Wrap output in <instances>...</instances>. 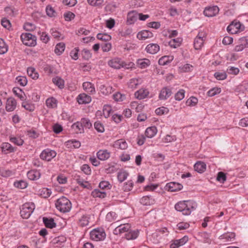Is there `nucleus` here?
<instances>
[{
    "label": "nucleus",
    "instance_id": "obj_54",
    "mask_svg": "<svg viewBox=\"0 0 248 248\" xmlns=\"http://www.w3.org/2000/svg\"><path fill=\"white\" fill-rule=\"evenodd\" d=\"M80 122L83 128H90L92 126V123L88 119L82 118L81 119Z\"/></svg>",
    "mask_w": 248,
    "mask_h": 248
},
{
    "label": "nucleus",
    "instance_id": "obj_52",
    "mask_svg": "<svg viewBox=\"0 0 248 248\" xmlns=\"http://www.w3.org/2000/svg\"><path fill=\"white\" fill-rule=\"evenodd\" d=\"M14 185L16 187L24 189L27 186L28 184L24 181L20 180L19 181L15 182L14 184Z\"/></svg>",
    "mask_w": 248,
    "mask_h": 248
},
{
    "label": "nucleus",
    "instance_id": "obj_25",
    "mask_svg": "<svg viewBox=\"0 0 248 248\" xmlns=\"http://www.w3.org/2000/svg\"><path fill=\"white\" fill-rule=\"evenodd\" d=\"M40 171L35 170H30L27 173L28 178L31 180H36L40 177Z\"/></svg>",
    "mask_w": 248,
    "mask_h": 248
},
{
    "label": "nucleus",
    "instance_id": "obj_15",
    "mask_svg": "<svg viewBox=\"0 0 248 248\" xmlns=\"http://www.w3.org/2000/svg\"><path fill=\"white\" fill-rule=\"evenodd\" d=\"M131 228V226L128 223L120 224L114 230L115 233L117 234L118 232L120 233L126 232H128Z\"/></svg>",
    "mask_w": 248,
    "mask_h": 248
},
{
    "label": "nucleus",
    "instance_id": "obj_5",
    "mask_svg": "<svg viewBox=\"0 0 248 248\" xmlns=\"http://www.w3.org/2000/svg\"><path fill=\"white\" fill-rule=\"evenodd\" d=\"M20 38L22 43L29 46H35L36 44V37L30 33H23Z\"/></svg>",
    "mask_w": 248,
    "mask_h": 248
},
{
    "label": "nucleus",
    "instance_id": "obj_51",
    "mask_svg": "<svg viewBox=\"0 0 248 248\" xmlns=\"http://www.w3.org/2000/svg\"><path fill=\"white\" fill-rule=\"evenodd\" d=\"M134 184L131 180L128 181L127 182L124 184L123 186V190L124 191H129L132 190Z\"/></svg>",
    "mask_w": 248,
    "mask_h": 248
},
{
    "label": "nucleus",
    "instance_id": "obj_1",
    "mask_svg": "<svg viewBox=\"0 0 248 248\" xmlns=\"http://www.w3.org/2000/svg\"><path fill=\"white\" fill-rule=\"evenodd\" d=\"M197 205L195 202L190 201H184L177 202L175 205V209L182 213L184 215H189L195 210Z\"/></svg>",
    "mask_w": 248,
    "mask_h": 248
},
{
    "label": "nucleus",
    "instance_id": "obj_59",
    "mask_svg": "<svg viewBox=\"0 0 248 248\" xmlns=\"http://www.w3.org/2000/svg\"><path fill=\"white\" fill-rule=\"evenodd\" d=\"M214 76L217 80H224L227 78V75L225 72H216L214 74Z\"/></svg>",
    "mask_w": 248,
    "mask_h": 248
},
{
    "label": "nucleus",
    "instance_id": "obj_49",
    "mask_svg": "<svg viewBox=\"0 0 248 248\" xmlns=\"http://www.w3.org/2000/svg\"><path fill=\"white\" fill-rule=\"evenodd\" d=\"M89 217L88 216H83L79 219L78 224L81 227H84L89 224Z\"/></svg>",
    "mask_w": 248,
    "mask_h": 248
},
{
    "label": "nucleus",
    "instance_id": "obj_46",
    "mask_svg": "<svg viewBox=\"0 0 248 248\" xmlns=\"http://www.w3.org/2000/svg\"><path fill=\"white\" fill-rule=\"evenodd\" d=\"M113 99L117 102H121L126 100L125 94H113Z\"/></svg>",
    "mask_w": 248,
    "mask_h": 248
},
{
    "label": "nucleus",
    "instance_id": "obj_18",
    "mask_svg": "<svg viewBox=\"0 0 248 248\" xmlns=\"http://www.w3.org/2000/svg\"><path fill=\"white\" fill-rule=\"evenodd\" d=\"M166 186L168 190L171 192H175L180 190L183 188V186L177 183L170 182L167 184Z\"/></svg>",
    "mask_w": 248,
    "mask_h": 248
},
{
    "label": "nucleus",
    "instance_id": "obj_19",
    "mask_svg": "<svg viewBox=\"0 0 248 248\" xmlns=\"http://www.w3.org/2000/svg\"><path fill=\"white\" fill-rule=\"evenodd\" d=\"M136 63L139 68L144 69L151 64V61L148 59H139L137 60Z\"/></svg>",
    "mask_w": 248,
    "mask_h": 248
},
{
    "label": "nucleus",
    "instance_id": "obj_7",
    "mask_svg": "<svg viewBox=\"0 0 248 248\" xmlns=\"http://www.w3.org/2000/svg\"><path fill=\"white\" fill-rule=\"evenodd\" d=\"M206 38V34L204 32H199L195 37L194 41V47L195 49L199 50L203 46L204 42Z\"/></svg>",
    "mask_w": 248,
    "mask_h": 248
},
{
    "label": "nucleus",
    "instance_id": "obj_32",
    "mask_svg": "<svg viewBox=\"0 0 248 248\" xmlns=\"http://www.w3.org/2000/svg\"><path fill=\"white\" fill-rule=\"evenodd\" d=\"M43 220L46 227L47 228L52 229L54 227H55L56 226V224L54 222V220L52 218H48L46 217H44Z\"/></svg>",
    "mask_w": 248,
    "mask_h": 248
},
{
    "label": "nucleus",
    "instance_id": "obj_30",
    "mask_svg": "<svg viewBox=\"0 0 248 248\" xmlns=\"http://www.w3.org/2000/svg\"><path fill=\"white\" fill-rule=\"evenodd\" d=\"M93 198H104L107 196V193L104 190L100 191L98 189H94L91 193Z\"/></svg>",
    "mask_w": 248,
    "mask_h": 248
},
{
    "label": "nucleus",
    "instance_id": "obj_43",
    "mask_svg": "<svg viewBox=\"0 0 248 248\" xmlns=\"http://www.w3.org/2000/svg\"><path fill=\"white\" fill-rule=\"evenodd\" d=\"M72 127L73 129H74L75 130H76V132L77 133H81L84 132V128L82 126V125L80 122H77L75 123H74L72 125Z\"/></svg>",
    "mask_w": 248,
    "mask_h": 248
},
{
    "label": "nucleus",
    "instance_id": "obj_22",
    "mask_svg": "<svg viewBox=\"0 0 248 248\" xmlns=\"http://www.w3.org/2000/svg\"><path fill=\"white\" fill-rule=\"evenodd\" d=\"M138 14L135 11H131L127 14V23L128 24H133L137 19Z\"/></svg>",
    "mask_w": 248,
    "mask_h": 248
},
{
    "label": "nucleus",
    "instance_id": "obj_26",
    "mask_svg": "<svg viewBox=\"0 0 248 248\" xmlns=\"http://www.w3.org/2000/svg\"><path fill=\"white\" fill-rule=\"evenodd\" d=\"M157 128L155 126L148 127L145 132V135L148 138L154 137L157 133Z\"/></svg>",
    "mask_w": 248,
    "mask_h": 248
},
{
    "label": "nucleus",
    "instance_id": "obj_28",
    "mask_svg": "<svg viewBox=\"0 0 248 248\" xmlns=\"http://www.w3.org/2000/svg\"><path fill=\"white\" fill-rule=\"evenodd\" d=\"M139 231L136 230H130L125 234V237L127 240H133L136 239L139 235Z\"/></svg>",
    "mask_w": 248,
    "mask_h": 248
},
{
    "label": "nucleus",
    "instance_id": "obj_40",
    "mask_svg": "<svg viewBox=\"0 0 248 248\" xmlns=\"http://www.w3.org/2000/svg\"><path fill=\"white\" fill-rule=\"evenodd\" d=\"M112 111V108L110 105H105L103 108V114L105 118L109 117L110 114Z\"/></svg>",
    "mask_w": 248,
    "mask_h": 248
},
{
    "label": "nucleus",
    "instance_id": "obj_8",
    "mask_svg": "<svg viewBox=\"0 0 248 248\" xmlns=\"http://www.w3.org/2000/svg\"><path fill=\"white\" fill-rule=\"evenodd\" d=\"M57 153L55 151L46 149L42 152L40 156L42 159L49 161L55 157Z\"/></svg>",
    "mask_w": 248,
    "mask_h": 248
},
{
    "label": "nucleus",
    "instance_id": "obj_31",
    "mask_svg": "<svg viewBox=\"0 0 248 248\" xmlns=\"http://www.w3.org/2000/svg\"><path fill=\"white\" fill-rule=\"evenodd\" d=\"M142 80L141 78H132L131 79L129 83L128 87L132 89L137 88V86L141 84Z\"/></svg>",
    "mask_w": 248,
    "mask_h": 248
},
{
    "label": "nucleus",
    "instance_id": "obj_20",
    "mask_svg": "<svg viewBox=\"0 0 248 248\" xmlns=\"http://www.w3.org/2000/svg\"><path fill=\"white\" fill-rule=\"evenodd\" d=\"M188 240L186 236H185L182 238L176 240L170 245V248H177L181 246L184 245Z\"/></svg>",
    "mask_w": 248,
    "mask_h": 248
},
{
    "label": "nucleus",
    "instance_id": "obj_36",
    "mask_svg": "<svg viewBox=\"0 0 248 248\" xmlns=\"http://www.w3.org/2000/svg\"><path fill=\"white\" fill-rule=\"evenodd\" d=\"M193 66L189 63H186L179 67V70L180 72H189L192 71Z\"/></svg>",
    "mask_w": 248,
    "mask_h": 248
},
{
    "label": "nucleus",
    "instance_id": "obj_14",
    "mask_svg": "<svg viewBox=\"0 0 248 248\" xmlns=\"http://www.w3.org/2000/svg\"><path fill=\"white\" fill-rule=\"evenodd\" d=\"M145 50L148 53L155 54L159 51L160 46L157 44L151 43L147 46Z\"/></svg>",
    "mask_w": 248,
    "mask_h": 248
},
{
    "label": "nucleus",
    "instance_id": "obj_9",
    "mask_svg": "<svg viewBox=\"0 0 248 248\" xmlns=\"http://www.w3.org/2000/svg\"><path fill=\"white\" fill-rule=\"evenodd\" d=\"M247 47H248V37H243L239 39L238 45L235 46L234 51L240 52Z\"/></svg>",
    "mask_w": 248,
    "mask_h": 248
},
{
    "label": "nucleus",
    "instance_id": "obj_38",
    "mask_svg": "<svg viewBox=\"0 0 248 248\" xmlns=\"http://www.w3.org/2000/svg\"><path fill=\"white\" fill-rule=\"evenodd\" d=\"M128 176V173L127 171L123 170L119 171L117 174L118 179L121 183L124 181L127 178Z\"/></svg>",
    "mask_w": 248,
    "mask_h": 248
},
{
    "label": "nucleus",
    "instance_id": "obj_45",
    "mask_svg": "<svg viewBox=\"0 0 248 248\" xmlns=\"http://www.w3.org/2000/svg\"><path fill=\"white\" fill-rule=\"evenodd\" d=\"M87 2L91 6L95 7L101 6L104 2V0H87Z\"/></svg>",
    "mask_w": 248,
    "mask_h": 248
},
{
    "label": "nucleus",
    "instance_id": "obj_57",
    "mask_svg": "<svg viewBox=\"0 0 248 248\" xmlns=\"http://www.w3.org/2000/svg\"><path fill=\"white\" fill-rule=\"evenodd\" d=\"M198 103V99L194 96L190 97L186 102V104L189 106H194Z\"/></svg>",
    "mask_w": 248,
    "mask_h": 248
},
{
    "label": "nucleus",
    "instance_id": "obj_34",
    "mask_svg": "<svg viewBox=\"0 0 248 248\" xmlns=\"http://www.w3.org/2000/svg\"><path fill=\"white\" fill-rule=\"evenodd\" d=\"M182 41V39L181 38L173 39L170 41L169 45L171 47L175 48L181 45Z\"/></svg>",
    "mask_w": 248,
    "mask_h": 248
},
{
    "label": "nucleus",
    "instance_id": "obj_11",
    "mask_svg": "<svg viewBox=\"0 0 248 248\" xmlns=\"http://www.w3.org/2000/svg\"><path fill=\"white\" fill-rule=\"evenodd\" d=\"M108 64L113 68L120 69L121 67H123L124 62L120 59L116 58L109 61Z\"/></svg>",
    "mask_w": 248,
    "mask_h": 248
},
{
    "label": "nucleus",
    "instance_id": "obj_56",
    "mask_svg": "<svg viewBox=\"0 0 248 248\" xmlns=\"http://www.w3.org/2000/svg\"><path fill=\"white\" fill-rule=\"evenodd\" d=\"M217 180L220 183H224L226 180V174L222 171H220L217 173Z\"/></svg>",
    "mask_w": 248,
    "mask_h": 248
},
{
    "label": "nucleus",
    "instance_id": "obj_37",
    "mask_svg": "<svg viewBox=\"0 0 248 248\" xmlns=\"http://www.w3.org/2000/svg\"><path fill=\"white\" fill-rule=\"evenodd\" d=\"M46 15L50 17H55L57 16V13L54 9L50 5L46 6Z\"/></svg>",
    "mask_w": 248,
    "mask_h": 248
},
{
    "label": "nucleus",
    "instance_id": "obj_44",
    "mask_svg": "<svg viewBox=\"0 0 248 248\" xmlns=\"http://www.w3.org/2000/svg\"><path fill=\"white\" fill-rule=\"evenodd\" d=\"M53 82L60 88H62L64 86V80L59 77H56L52 79Z\"/></svg>",
    "mask_w": 248,
    "mask_h": 248
},
{
    "label": "nucleus",
    "instance_id": "obj_61",
    "mask_svg": "<svg viewBox=\"0 0 248 248\" xmlns=\"http://www.w3.org/2000/svg\"><path fill=\"white\" fill-rule=\"evenodd\" d=\"M81 55L83 58L85 60H89L92 57V54L90 51L86 49H84L81 52Z\"/></svg>",
    "mask_w": 248,
    "mask_h": 248
},
{
    "label": "nucleus",
    "instance_id": "obj_24",
    "mask_svg": "<svg viewBox=\"0 0 248 248\" xmlns=\"http://www.w3.org/2000/svg\"><path fill=\"white\" fill-rule=\"evenodd\" d=\"M97 156L101 160H105L110 157V153L107 150H100L97 153Z\"/></svg>",
    "mask_w": 248,
    "mask_h": 248
},
{
    "label": "nucleus",
    "instance_id": "obj_10",
    "mask_svg": "<svg viewBox=\"0 0 248 248\" xmlns=\"http://www.w3.org/2000/svg\"><path fill=\"white\" fill-rule=\"evenodd\" d=\"M219 8L217 6L205 8L204 10V15L207 17H212L217 15L219 12Z\"/></svg>",
    "mask_w": 248,
    "mask_h": 248
},
{
    "label": "nucleus",
    "instance_id": "obj_41",
    "mask_svg": "<svg viewBox=\"0 0 248 248\" xmlns=\"http://www.w3.org/2000/svg\"><path fill=\"white\" fill-rule=\"evenodd\" d=\"M27 73L32 79H35L38 78V74L35 71V69L33 67H29L27 69Z\"/></svg>",
    "mask_w": 248,
    "mask_h": 248
},
{
    "label": "nucleus",
    "instance_id": "obj_23",
    "mask_svg": "<svg viewBox=\"0 0 248 248\" xmlns=\"http://www.w3.org/2000/svg\"><path fill=\"white\" fill-rule=\"evenodd\" d=\"M1 148L2 152L5 154L14 152L15 151V148L8 142L2 143Z\"/></svg>",
    "mask_w": 248,
    "mask_h": 248
},
{
    "label": "nucleus",
    "instance_id": "obj_33",
    "mask_svg": "<svg viewBox=\"0 0 248 248\" xmlns=\"http://www.w3.org/2000/svg\"><path fill=\"white\" fill-rule=\"evenodd\" d=\"M82 87L84 91L87 93H92L95 91V88L93 85L90 82H84Z\"/></svg>",
    "mask_w": 248,
    "mask_h": 248
},
{
    "label": "nucleus",
    "instance_id": "obj_47",
    "mask_svg": "<svg viewBox=\"0 0 248 248\" xmlns=\"http://www.w3.org/2000/svg\"><path fill=\"white\" fill-rule=\"evenodd\" d=\"M8 51V46L4 40L0 38V54H3Z\"/></svg>",
    "mask_w": 248,
    "mask_h": 248
},
{
    "label": "nucleus",
    "instance_id": "obj_16",
    "mask_svg": "<svg viewBox=\"0 0 248 248\" xmlns=\"http://www.w3.org/2000/svg\"><path fill=\"white\" fill-rule=\"evenodd\" d=\"M16 106V101L14 98L10 97L7 99L5 107L6 111H13L15 109Z\"/></svg>",
    "mask_w": 248,
    "mask_h": 248
},
{
    "label": "nucleus",
    "instance_id": "obj_50",
    "mask_svg": "<svg viewBox=\"0 0 248 248\" xmlns=\"http://www.w3.org/2000/svg\"><path fill=\"white\" fill-rule=\"evenodd\" d=\"M16 82L21 86H24L27 83V80L25 77L18 76L16 79Z\"/></svg>",
    "mask_w": 248,
    "mask_h": 248
},
{
    "label": "nucleus",
    "instance_id": "obj_6",
    "mask_svg": "<svg viewBox=\"0 0 248 248\" xmlns=\"http://www.w3.org/2000/svg\"><path fill=\"white\" fill-rule=\"evenodd\" d=\"M106 232L104 230L101 228L94 229L90 232V238L94 241H102L106 238Z\"/></svg>",
    "mask_w": 248,
    "mask_h": 248
},
{
    "label": "nucleus",
    "instance_id": "obj_48",
    "mask_svg": "<svg viewBox=\"0 0 248 248\" xmlns=\"http://www.w3.org/2000/svg\"><path fill=\"white\" fill-rule=\"evenodd\" d=\"M76 181L78 184L84 188H89L91 187L90 184L88 182L84 181L80 177L77 178Z\"/></svg>",
    "mask_w": 248,
    "mask_h": 248
},
{
    "label": "nucleus",
    "instance_id": "obj_2",
    "mask_svg": "<svg viewBox=\"0 0 248 248\" xmlns=\"http://www.w3.org/2000/svg\"><path fill=\"white\" fill-rule=\"evenodd\" d=\"M55 205L57 209L62 213L68 212L71 208V202L64 197H62L58 199Z\"/></svg>",
    "mask_w": 248,
    "mask_h": 248
},
{
    "label": "nucleus",
    "instance_id": "obj_29",
    "mask_svg": "<svg viewBox=\"0 0 248 248\" xmlns=\"http://www.w3.org/2000/svg\"><path fill=\"white\" fill-rule=\"evenodd\" d=\"M173 59L172 56H164L159 59L158 63L160 65H167L170 63Z\"/></svg>",
    "mask_w": 248,
    "mask_h": 248
},
{
    "label": "nucleus",
    "instance_id": "obj_60",
    "mask_svg": "<svg viewBox=\"0 0 248 248\" xmlns=\"http://www.w3.org/2000/svg\"><path fill=\"white\" fill-rule=\"evenodd\" d=\"M97 38L99 40L105 41V42L111 39V36L107 34L98 33L97 35Z\"/></svg>",
    "mask_w": 248,
    "mask_h": 248
},
{
    "label": "nucleus",
    "instance_id": "obj_64",
    "mask_svg": "<svg viewBox=\"0 0 248 248\" xmlns=\"http://www.w3.org/2000/svg\"><path fill=\"white\" fill-rule=\"evenodd\" d=\"M63 16L66 21H69L75 18V15L74 13L68 12L64 13Z\"/></svg>",
    "mask_w": 248,
    "mask_h": 248
},
{
    "label": "nucleus",
    "instance_id": "obj_42",
    "mask_svg": "<svg viewBox=\"0 0 248 248\" xmlns=\"http://www.w3.org/2000/svg\"><path fill=\"white\" fill-rule=\"evenodd\" d=\"M57 103V100L53 97L49 98L46 100V105L49 108H54L56 107Z\"/></svg>",
    "mask_w": 248,
    "mask_h": 248
},
{
    "label": "nucleus",
    "instance_id": "obj_55",
    "mask_svg": "<svg viewBox=\"0 0 248 248\" xmlns=\"http://www.w3.org/2000/svg\"><path fill=\"white\" fill-rule=\"evenodd\" d=\"M10 141L18 146L22 145L24 142L23 140L21 138L16 137H11L10 138Z\"/></svg>",
    "mask_w": 248,
    "mask_h": 248
},
{
    "label": "nucleus",
    "instance_id": "obj_17",
    "mask_svg": "<svg viewBox=\"0 0 248 248\" xmlns=\"http://www.w3.org/2000/svg\"><path fill=\"white\" fill-rule=\"evenodd\" d=\"M77 99L79 104H88L92 100L91 97L87 94H79Z\"/></svg>",
    "mask_w": 248,
    "mask_h": 248
},
{
    "label": "nucleus",
    "instance_id": "obj_3",
    "mask_svg": "<svg viewBox=\"0 0 248 248\" xmlns=\"http://www.w3.org/2000/svg\"><path fill=\"white\" fill-rule=\"evenodd\" d=\"M35 209V205L33 202H27L22 205L20 215L23 218H28Z\"/></svg>",
    "mask_w": 248,
    "mask_h": 248
},
{
    "label": "nucleus",
    "instance_id": "obj_58",
    "mask_svg": "<svg viewBox=\"0 0 248 248\" xmlns=\"http://www.w3.org/2000/svg\"><path fill=\"white\" fill-rule=\"evenodd\" d=\"M51 194V191L47 188H44L41 191V195L45 198H47L49 197Z\"/></svg>",
    "mask_w": 248,
    "mask_h": 248
},
{
    "label": "nucleus",
    "instance_id": "obj_35",
    "mask_svg": "<svg viewBox=\"0 0 248 248\" xmlns=\"http://www.w3.org/2000/svg\"><path fill=\"white\" fill-rule=\"evenodd\" d=\"M154 200L151 196H144L140 200L141 204L144 205H148L154 203Z\"/></svg>",
    "mask_w": 248,
    "mask_h": 248
},
{
    "label": "nucleus",
    "instance_id": "obj_63",
    "mask_svg": "<svg viewBox=\"0 0 248 248\" xmlns=\"http://www.w3.org/2000/svg\"><path fill=\"white\" fill-rule=\"evenodd\" d=\"M101 48L104 52H108L111 48V44L108 42H105L101 44Z\"/></svg>",
    "mask_w": 248,
    "mask_h": 248
},
{
    "label": "nucleus",
    "instance_id": "obj_21",
    "mask_svg": "<svg viewBox=\"0 0 248 248\" xmlns=\"http://www.w3.org/2000/svg\"><path fill=\"white\" fill-rule=\"evenodd\" d=\"M113 146L119 149L125 150L127 148L128 145L124 140L120 139L114 142Z\"/></svg>",
    "mask_w": 248,
    "mask_h": 248
},
{
    "label": "nucleus",
    "instance_id": "obj_27",
    "mask_svg": "<svg viewBox=\"0 0 248 248\" xmlns=\"http://www.w3.org/2000/svg\"><path fill=\"white\" fill-rule=\"evenodd\" d=\"M206 164L201 161L197 162L194 165V169L195 170L199 173H202L206 170Z\"/></svg>",
    "mask_w": 248,
    "mask_h": 248
},
{
    "label": "nucleus",
    "instance_id": "obj_12",
    "mask_svg": "<svg viewBox=\"0 0 248 248\" xmlns=\"http://www.w3.org/2000/svg\"><path fill=\"white\" fill-rule=\"evenodd\" d=\"M235 234L233 232H228L220 236L219 239L224 243H230L235 239Z\"/></svg>",
    "mask_w": 248,
    "mask_h": 248
},
{
    "label": "nucleus",
    "instance_id": "obj_4",
    "mask_svg": "<svg viewBox=\"0 0 248 248\" xmlns=\"http://www.w3.org/2000/svg\"><path fill=\"white\" fill-rule=\"evenodd\" d=\"M244 29V25L240 22L236 20L233 21L227 28L228 32L232 34L242 31Z\"/></svg>",
    "mask_w": 248,
    "mask_h": 248
},
{
    "label": "nucleus",
    "instance_id": "obj_39",
    "mask_svg": "<svg viewBox=\"0 0 248 248\" xmlns=\"http://www.w3.org/2000/svg\"><path fill=\"white\" fill-rule=\"evenodd\" d=\"M65 49V44L63 43H59L55 46L54 51L58 55H61Z\"/></svg>",
    "mask_w": 248,
    "mask_h": 248
},
{
    "label": "nucleus",
    "instance_id": "obj_62",
    "mask_svg": "<svg viewBox=\"0 0 248 248\" xmlns=\"http://www.w3.org/2000/svg\"><path fill=\"white\" fill-rule=\"evenodd\" d=\"M227 71L229 74L235 75H237L239 72V69L238 68L233 66L228 67Z\"/></svg>",
    "mask_w": 248,
    "mask_h": 248
},
{
    "label": "nucleus",
    "instance_id": "obj_13",
    "mask_svg": "<svg viewBox=\"0 0 248 248\" xmlns=\"http://www.w3.org/2000/svg\"><path fill=\"white\" fill-rule=\"evenodd\" d=\"M153 37V34L152 32L148 30H143L139 32L137 35V37L139 40H145L148 38Z\"/></svg>",
    "mask_w": 248,
    "mask_h": 248
},
{
    "label": "nucleus",
    "instance_id": "obj_53",
    "mask_svg": "<svg viewBox=\"0 0 248 248\" xmlns=\"http://www.w3.org/2000/svg\"><path fill=\"white\" fill-rule=\"evenodd\" d=\"M155 112L157 115H162L165 114H167L169 112V109L167 108L162 107L156 108Z\"/></svg>",
    "mask_w": 248,
    "mask_h": 248
}]
</instances>
